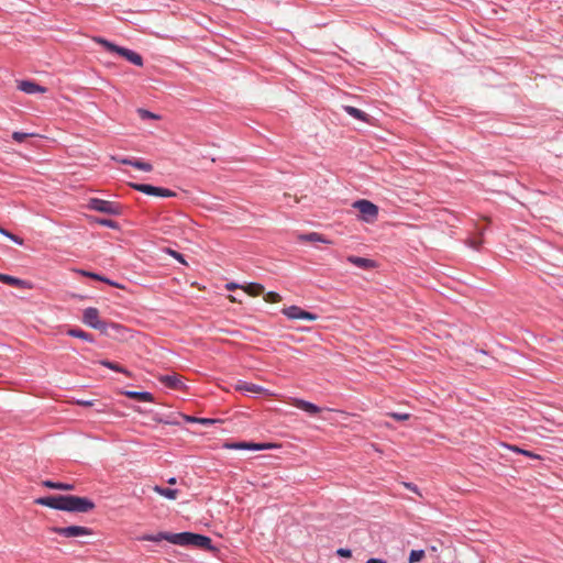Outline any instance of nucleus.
<instances>
[{"instance_id": "32", "label": "nucleus", "mask_w": 563, "mask_h": 563, "mask_svg": "<svg viewBox=\"0 0 563 563\" xmlns=\"http://www.w3.org/2000/svg\"><path fill=\"white\" fill-rule=\"evenodd\" d=\"M424 556V550H411L409 554V563H416Z\"/></svg>"}, {"instance_id": "21", "label": "nucleus", "mask_w": 563, "mask_h": 563, "mask_svg": "<svg viewBox=\"0 0 563 563\" xmlns=\"http://www.w3.org/2000/svg\"><path fill=\"white\" fill-rule=\"evenodd\" d=\"M100 365L109 368V369H112L114 372H118V373H122V374H125L128 376H130V372L124 368L123 366H121L120 364L118 363H114V362H111V361H108V360H101L99 362Z\"/></svg>"}, {"instance_id": "41", "label": "nucleus", "mask_w": 563, "mask_h": 563, "mask_svg": "<svg viewBox=\"0 0 563 563\" xmlns=\"http://www.w3.org/2000/svg\"><path fill=\"white\" fill-rule=\"evenodd\" d=\"M79 406H84V407H90L93 405L95 400L92 399H88V400H85V399H78L76 401Z\"/></svg>"}, {"instance_id": "2", "label": "nucleus", "mask_w": 563, "mask_h": 563, "mask_svg": "<svg viewBox=\"0 0 563 563\" xmlns=\"http://www.w3.org/2000/svg\"><path fill=\"white\" fill-rule=\"evenodd\" d=\"M82 321L88 327L99 330L101 333L107 334L108 329L112 328L121 330L122 325L114 322H106L99 318V310L95 307H88L84 310Z\"/></svg>"}, {"instance_id": "43", "label": "nucleus", "mask_w": 563, "mask_h": 563, "mask_svg": "<svg viewBox=\"0 0 563 563\" xmlns=\"http://www.w3.org/2000/svg\"><path fill=\"white\" fill-rule=\"evenodd\" d=\"M366 563H387L386 560L380 558H371L366 561Z\"/></svg>"}, {"instance_id": "45", "label": "nucleus", "mask_w": 563, "mask_h": 563, "mask_svg": "<svg viewBox=\"0 0 563 563\" xmlns=\"http://www.w3.org/2000/svg\"><path fill=\"white\" fill-rule=\"evenodd\" d=\"M243 286L236 284V283H229L227 284V288L232 290V289H235V288H242Z\"/></svg>"}, {"instance_id": "12", "label": "nucleus", "mask_w": 563, "mask_h": 563, "mask_svg": "<svg viewBox=\"0 0 563 563\" xmlns=\"http://www.w3.org/2000/svg\"><path fill=\"white\" fill-rule=\"evenodd\" d=\"M292 405L296 408L309 413L310 416H316L321 411V408L319 406H317L316 404L300 399V398L292 399Z\"/></svg>"}, {"instance_id": "24", "label": "nucleus", "mask_w": 563, "mask_h": 563, "mask_svg": "<svg viewBox=\"0 0 563 563\" xmlns=\"http://www.w3.org/2000/svg\"><path fill=\"white\" fill-rule=\"evenodd\" d=\"M154 490L157 494H159L161 496H164L165 498L170 499V500L176 499V497L178 495V490L177 489H173V488L155 486Z\"/></svg>"}, {"instance_id": "30", "label": "nucleus", "mask_w": 563, "mask_h": 563, "mask_svg": "<svg viewBox=\"0 0 563 563\" xmlns=\"http://www.w3.org/2000/svg\"><path fill=\"white\" fill-rule=\"evenodd\" d=\"M133 167L136 168V169L143 170V172H146V173L153 170V166H152L151 163L143 162V161H140V159H134L133 161Z\"/></svg>"}, {"instance_id": "17", "label": "nucleus", "mask_w": 563, "mask_h": 563, "mask_svg": "<svg viewBox=\"0 0 563 563\" xmlns=\"http://www.w3.org/2000/svg\"><path fill=\"white\" fill-rule=\"evenodd\" d=\"M343 110L350 114L352 118L362 121L367 122L368 121V114L364 111H362L358 108L352 107V106H343Z\"/></svg>"}, {"instance_id": "20", "label": "nucleus", "mask_w": 563, "mask_h": 563, "mask_svg": "<svg viewBox=\"0 0 563 563\" xmlns=\"http://www.w3.org/2000/svg\"><path fill=\"white\" fill-rule=\"evenodd\" d=\"M302 311H303V309L294 305V306L284 308L282 312L285 317H287L290 320H298V319H301Z\"/></svg>"}, {"instance_id": "38", "label": "nucleus", "mask_w": 563, "mask_h": 563, "mask_svg": "<svg viewBox=\"0 0 563 563\" xmlns=\"http://www.w3.org/2000/svg\"><path fill=\"white\" fill-rule=\"evenodd\" d=\"M336 554L341 558H351L352 551L347 548H339Z\"/></svg>"}, {"instance_id": "10", "label": "nucleus", "mask_w": 563, "mask_h": 563, "mask_svg": "<svg viewBox=\"0 0 563 563\" xmlns=\"http://www.w3.org/2000/svg\"><path fill=\"white\" fill-rule=\"evenodd\" d=\"M224 449L229 450H247V451H263L271 448L267 443H255V442H227L223 444Z\"/></svg>"}, {"instance_id": "28", "label": "nucleus", "mask_w": 563, "mask_h": 563, "mask_svg": "<svg viewBox=\"0 0 563 563\" xmlns=\"http://www.w3.org/2000/svg\"><path fill=\"white\" fill-rule=\"evenodd\" d=\"M93 222L99 224V225H103V227H107V228H110V229H114V230L119 229V223L115 222L114 220H111V219L95 218Z\"/></svg>"}, {"instance_id": "8", "label": "nucleus", "mask_w": 563, "mask_h": 563, "mask_svg": "<svg viewBox=\"0 0 563 563\" xmlns=\"http://www.w3.org/2000/svg\"><path fill=\"white\" fill-rule=\"evenodd\" d=\"M53 531L65 538H76L92 534V530L81 526L55 527Z\"/></svg>"}, {"instance_id": "19", "label": "nucleus", "mask_w": 563, "mask_h": 563, "mask_svg": "<svg viewBox=\"0 0 563 563\" xmlns=\"http://www.w3.org/2000/svg\"><path fill=\"white\" fill-rule=\"evenodd\" d=\"M42 485L47 488L59 489V490H73L75 488V486L73 484L62 483V482H53L49 479L43 481Z\"/></svg>"}, {"instance_id": "15", "label": "nucleus", "mask_w": 563, "mask_h": 563, "mask_svg": "<svg viewBox=\"0 0 563 563\" xmlns=\"http://www.w3.org/2000/svg\"><path fill=\"white\" fill-rule=\"evenodd\" d=\"M236 389L244 394H250V393L260 394V393L266 391V389L260 385H255V384L246 383V382H242V380H240L236 384Z\"/></svg>"}, {"instance_id": "36", "label": "nucleus", "mask_w": 563, "mask_h": 563, "mask_svg": "<svg viewBox=\"0 0 563 563\" xmlns=\"http://www.w3.org/2000/svg\"><path fill=\"white\" fill-rule=\"evenodd\" d=\"M301 319L308 320V321H314L318 319V316L316 313L303 310L302 314H301Z\"/></svg>"}, {"instance_id": "4", "label": "nucleus", "mask_w": 563, "mask_h": 563, "mask_svg": "<svg viewBox=\"0 0 563 563\" xmlns=\"http://www.w3.org/2000/svg\"><path fill=\"white\" fill-rule=\"evenodd\" d=\"M66 509L68 512L87 514L95 509V503L87 497L67 495Z\"/></svg>"}, {"instance_id": "1", "label": "nucleus", "mask_w": 563, "mask_h": 563, "mask_svg": "<svg viewBox=\"0 0 563 563\" xmlns=\"http://www.w3.org/2000/svg\"><path fill=\"white\" fill-rule=\"evenodd\" d=\"M142 541L161 542L168 541L169 543L181 547H196L206 549L211 552H217L218 549L212 544L211 538L208 536L184 531L178 533L173 532H158L155 534H144L140 537Z\"/></svg>"}, {"instance_id": "11", "label": "nucleus", "mask_w": 563, "mask_h": 563, "mask_svg": "<svg viewBox=\"0 0 563 563\" xmlns=\"http://www.w3.org/2000/svg\"><path fill=\"white\" fill-rule=\"evenodd\" d=\"M181 413L179 412H169L166 415L155 413L153 420L157 423L168 424V426H180Z\"/></svg>"}, {"instance_id": "31", "label": "nucleus", "mask_w": 563, "mask_h": 563, "mask_svg": "<svg viewBox=\"0 0 563 563\" xmlns=\"http://www.w3.org/2000/svg\"><path fill=\"white\" fill-rule=\"evenodd\" d=\"M164 252L167 253L168 255H170L172 257H174L179 263L187 265V262L185 261V257L181 253H179L170 247L164 249Z\"/></svg>"}, {"instance_id": "5", "label": "nucleus", "mask_w": 563, "mask_h": 563, "mask_svg": "<svg viewBox=\"0 0 563 563\" xmlns=\"http://www.w3.org/2000/svg\"><path fill=\"white\" fill-rule=\"evenodd\" d=\"M87 207L90 210L110 216H120L122 213V207L119 203L100 198H90Z\"/></svg>"}, {"instance_id": "22", "label": "nucleus", "mask_w": 563, "mask_h": 563, "mask_svg": "<svg viewBox=\"0 0 563 563\" xmlns=\"http://www.w3.org/2000/svg\"><path fill=\"white\" fill-rule=\"evenodd\" d=\"M299 239L301 241H307V242L329 243V241L322 234H320L318 232H310V233H307V234H301L299 236Z\"/></svg>"}, {"instance_id": "29", "label": "nucleus", "mask_w": 563, "mask_h": 563, "mask_svg": "<svg viewBox=\"0 0 563 563\" xmlns=\"http://www.w3.org/2000/svg\"><path fill=\"white\" fill-rule=\"evenodd\" d=\"M18 87L21 91H24L26 93H35V81L23 80L20 81Z\"/></svg>"}, {"instance_id": "46", "label": "nucleus", "mask_w": 563, "mask_h": 563, "mask_svg": "<svg viewBox=\"0 0 563 563\" xmlns=\"http://www.w3.org/2000/svg\"><path fill=\"white\" fill-rule=\"evenodd\" d=\"M10 239L18 244L23 243L22 239H20L18 235L12 234V235H10Z\"/></svg>"}, {"instance_id": "40", "label": "nucleus", "mask_w": 563, "mask_h": 563, "mask_svg": "<svg viewBox=\"0 0 563 563\" xmlns=\"http://www.w3.org/2000/svg\"><path fill=\"white\" fill-rule=\"evenodd\" d=\"M198 423L203 424V426H211V424L216 423V420L211 419V418H199Z\"/></svg>"}, {"instance_id": "27", "label": "nucleus", "mask_w": 563, "mask_h": 563, "mask_svg": "<svg viewBox=\"0 0 563 563\" xmlns=\"http://www.w3.org/2000/svg\"><path fill=\"white\" fill-rule=\"evenodd\" d=\"M505 448H507L508 450H511L516 453H519V454H522V455H526L528 457H532V459H540L539 455H537L536 453L531 452V451H528V450H525V449H521L519 446H516V445H511V444H503Z\"/></svg>"}, {"instance_id": "9", "label": "nucleus", "mask_w": 563, "mask_h": 563, "mask_svg": "<svg viewBox=\"0 0 563 563\" xmlns=\"http://www.w3.org/2000/svg\"><path fill=\"white\" fill-rule=\"evenodd\" d=\"M67 495H53L37 498V505L46 506L56 510L66 509Z\"/></svg>"}, {"instance_id": "14", "label": "nucleus", "mask_w": 563, "mask_h": 563, "mask_svg": "<svg viewBox=\"0 0 563 563\" xmlns=\"http://www.w3.org/2000/svg\"><path fill=\"white\" fill-rule=\"evenodd\" d=\"M346 261L349 263L355 265L356 267L363 268V269H369V268H374L376 266V264L373 260L361 257V256H355V255L347 256Z\"/></svg>"}, {"instance_id": "13", "label": "nucleus", "mask_w": 563, "mask_h": 563, "mask_svg": "<svg viewBox=\"0 0 563 563\" xmlns=\"http://www.w3.org/2000/svg\"><path fill=\"white\" fill-rule=\"evenodd\" d=\"M159 382L169 389H183L185 387L177 374L163 375L159 377Z\"/></svg>"}, {"instance_id": "37", "label": "nucleus", "mask_w": 563, "mask_h": 563, "mask_svg": "<svg viewBox=\"0 0 563 563\" xmlns=\"http://www.w3.org/2000/svg\"><path fill=\"white\" fill-rule=\"evenodd\" d=\"M389 416L398 421L407 420L410 417L409 413H400V412H391V413H389Z\"/></svg>"}, {"instance_id": "39", "label": "nucleus", "mask_w": 563, "mask_h": 563, "mask_svg": "<svg viewBox=\"0 0 563 563\" xmlns=\"http://www.w3.org/2000/svg\"><path fill=\"white\" fill-rule=\"evenodd\" d=\"M181 421L190 422V423H198L199 418H196V417H192V416H187V415H183V413H181L180 422H181Z\"/></svg>"}, {"instance_id": "49", "label": "nucleus", "mask_w": 563, "mask_h": 563, "mask_svg": "<svg viewBox=\"0 0 563 563\" xmlns=\"http://www.w3.org/2000/svg\"><path fill=\"white\" fill-rule=\"evenodd\" d=\"M168 484H175L176 483V478L175 477H170L168 481H167Z\"/></svg>"}, {"instance_id": "7", "label": "nucleus", "mask_w": 563, "mask_h": 563, "mask_svg": "<svg viewBox=\"0 0 563 563\" xmlns=\"http://www.w3.org/2000/svg\"><path fill=\"white\" fill-rule=\"evenodd\" d=\"M353 207L360 211L364 220L372 221L378 216V207L366 199L356 200Z\"/></svg>"}, {"instance_id": "18", "label": "nucleus", "mask_w": 563, "mask_h": 563, "mask_svg": "<svg viewBox=\"0 0 563 563\" xmlns=\"http://www.w3.org/2000/svg\"><path fill=\"white\" fill-rule=\"evenodd\" d=\"M66 333L69 336L78 338V339H81V340H84L86 342H89V343H93L95 342V339H93V336L90 333H88V332H86V331H84V330H81L79 328H70V329H68L66 331Z\"/></svg>"}, {"instance_id": "33", "label": "nucleus", "mask_w": 563, "mask_h": 563, "mask_svg": "<svg viewBox=\"0 0 563 563\" xmlns=\"http://www.w3.org/2000/svg\"><path fill=\"white\" fill-rule=\"evenodd\" d=\"M282 297L278 292L276 291H268L265 294V300L267 302H278L280 301Z\"/></svg>"}, {"instance_id": "25", "label": "nucleus", "mask_w": 563, "mask_h": 563, "mask_svg": "<svg viewBox=\"0 0 563 563\" xmlns=\"http://www.w3.org/2000/svg\"><path fill=\"white\" fill-rule=\"evenodd\" d=\"M81 273H82V275H85V276H88V277H90V278H93V279H97V280H100V282L107 283V284H109V285H111V286H114V287H117V288H121V287H122L119 283L113 282V280H110L109 278H107V277H104V276H102V275H99V274H97V273H92V272H81Z\"/></svg>"}, {"instance_id": "47", "label": "nucleus", "mask_w": 563, "mask_h": 563, "mask_svg": "<svg viewBox=\"0 0 563 563\" xmlns=\"http://www.w3.org/2000/svg\"><path fill=\"white\" fill-rule=\"evenodd\" d=\"M0 233H2L3 235H5V236H7V238H9V239H10V235H12V233H11V232H9L8 230L2 229V228H0Z\"/></svg>"}, {"instance_id": "16", "label": "nucleus", "mask_w": 563, "mask_h": 563, "mask_svg": "<svg viewBox=\"0 0 563 563\" xmlns=\"http://www.w3.org/2000/svg\"><path fill=\"white\" fill-rule=\"evenodd\" d=\"M124 395L128 398L136 399L139 401H144V402L154 401L153 394L150 391L126 390V391H124Z\"/></svg>"}, {"instance_id": "48", "label": "nucleus", "mask_w": 563, "mask_h": 563, "mask_svg": "<svg viewBox=\"0 0 563 563\" xmlns=\"http://www.w3.org/2000/svg\"><path fill=\"white\" fill-rule=\"evenodd\" d=\"M46 88L37 84V92H45Z\"/></svg>"}, {"instance_id": "26", "label": "nucleus", "mask_w": 563, "mask_h": 563, "mask_svg": "<svg viewBox=\"0 0 563 563\" xmlns=\"http://www.w3.org/2000/svg\"><path fill=\"white\" fill-rule=\"evenodd\" d=\"M0 282L8 284V285H14V286H24L26 283L22 279L15 278L10 275L0 274Z\"/></svg>"}, {"instance_id": "42", "label": "nucleus", "mask_w": 563, "mask_h": 563, "mask_svg": "<svg viewBox=\"0 0 563 563\" xmlns=\"http://www.w3.org/2000/svg\"><path fill=\"white\" fill-rule=\"evenodd\" d=\"M133 161H134V158H121V159H118L119 163H121L123 165H130V166H133Z\"/></svg>"}, {"instance_id": "6", "label": "nucleus", "mask_w": 563, "mask_h": 563, "mask_svg": "<svg viewBox=\"0 0 563 563\" xmlns=\"http://www.w3.org/2000/svg\"><path fill=\"white\" fill-rule=\"evenodd\" d=\"M131 187L142 194L162 198H172L176 196V192L163 187H156L148 184H131Z\"/></svg>"}, {"instance_id": "23", "label": "nucleus", "mask_w": 563, "mask_h": 563, "mask_svg": "<svg viewBox=\"0 0 563 563\" xmlns=\"http://www.w3.org/2000/svg\"><path fill=\"white\" fill-rule=\"evenodd\" d=\"M242 288L251 296H258L264 292V286L258 283H249Z\"/></svg>"}, {"instance_id": "34", "label": "nucleus", "mask_w": 563, "mask_h": 563, "mask_svg": "<svg viewBox=\"0 0 563 563\" xmlns=\"http://www.w3.org/2000/svg\"><path fill=\"white\" fill-rule=\"evenodd\" d=\"M137 111L142 119H157L158 118V115H156L153 112L145 110V109H139Z\"/></svg>"}, {"instance_id": "3", "label": "nucleus", "mask_w": 563, "mask_h": 563, "mask_svg": "<svg viewBox=\"0 0 563 563\" xmlns=\"http://www.w3.org/2000/svg\"><path fill=\"white\" fill-rule=\"evenodd\" d=\"M95 41L101 44L108 52L117 53L131 64L140 67L143 66V57L139 53L126 47L119 46L103 37H96Z\"/></svg>"}, {"instance_id": "44", "label": "nucleus", "mask_w": 563, "mask_h": 563, "mask_svg": "<svg viewBox=\"0 0 563 563\" xmlns=\"http://www.w3.org/2000/svg\"><path fill=\"white\" fill-rule=\"evenodd\" d=\"M405 486H406L408 489H410L411 492H415V493H417V492H418V487H417L415 484H412V483H405Z\"/></svg>"}, {"instance_id": "35", "label": "nucleus", "mask_w": 563, "mask_h": 563, "mask_svg": "<svg viewBox=\"0 0 563 563\" xmlns=\"http://www.w3.org/2000/svg\"><path fill=\"white\" fill-rule=\"evenodd\" d=\"M26 136H34V133H22V132H14L12 137L13 140L18 141V142H21L23 141Z\"/></svg>"}]
</instances>
